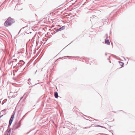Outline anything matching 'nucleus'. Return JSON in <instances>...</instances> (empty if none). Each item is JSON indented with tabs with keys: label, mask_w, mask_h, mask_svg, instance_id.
<instances>
[{
	"label": "nucleus",
	"mask_w": 135,
	"mask_h": 135,
	"mask_svg": "<svg viewBox=\"0 0 135 135\" xmlns=\"http://www.w3.org/2000/svg\"><path fill=\"white\" fill-rule=\"evenodd\" d=\"M13 23V19L11 18H9L5 22L4 25L6 27H8L11 25Z\"/></svg>",
	"instance_id": "obj_1"
},
{
	"label": "nucleus",
	"mask_w": 135,
	"mask_h": 135,
	"mask_svg": "<svg viewBox=\"0 0 135 135\" xmlns=\"http://www.w3.org/2000/svg\"><path fill=\"white\" fill-rule=\"evenodd\" d=\"M25 63V62L22 60H20L19 62L17 63V68H21Z\"/></svg>",
	"instance_id": "obj_2"
},
{
	"label": "nucleus",
	"mask_w": 135,
	"mask_h": 135,
	"mask_svg": "<svg viewBox=\"0 0 135 135\" xmlns=\"http://www.w3.org/2000/svg\"><path fill=\"white\" fill-rule=\"evenodd\" d=\"M106 35L107 36V37L106 38V39L105 40V43L106 44H107L108 45H110V42L109 40L108 39H107V38H108V35L107 34H106Z\"/></svg>",
	"instance_id": "obj_3"
},
{
	"label": "nucleus",
	"mask_w": 135,
	"mask_h": 135,
	"mask_svg": "<svg viewBox=\"0 0 135 135\" xmlns=\"http://www.w3.org/2000/svg\"><path fill=\"white\" fill-rule=\"evenodd\" d=\"M14 114H12L11 116V118L10 120H9V125H10V126L11 125V123H12V121L13 120V119H14Z\"/></svg>",
	"instance_id": "obj_4"
},
{
	"label": "nucleus",
	"mask_w": 135,
	"mask_h": 135,
	"mask_svg": "<svg viewBox=\"0 0 135 135\" xmlns=\"http://www.w3.org/2000/svg\"><path fill=\"white\" fill-rule=\"evenodd\" d=\"M65 26H62L61 27H60L59 28L56 29V32H58L59 31L63 30L65 29Z\"/></svg>",
	"instance_id": "obj_5"
},
{
	"label": "nucleus",
	"mask_w": 135,
	"mask_h": 135,
	"mask_svg": "<svg viewBox=\"0 0 135 135\" xmlns=\"http://www.w3.org/2000/svg\"><path fill=\"white\" fill-rule=\"evenodd\" d=\"M54 94L55 97L56 98H57L59 97L58 93L57 91L55 92Z\"/></svg>",
	"instance_id": "obj_6"
},
{
	"label": "nucleus",
	"mask_w": 135,
	"mask_h": 135,
	"mask_svg": "<svg viewBox=\"0 0 135 135\" xmlns=\"http://www.w3.org/2000/svg\"><path fill=\"white\" fill-rule=\"evenodd\" d=\"M22 118L20 120V121H19V122L18 123H17V128L21 126V122L22 120Z\"/></svg>",
	"instance_id": "obj_7"
},
{
	"label": "nucleus",
	"mask_w": 135,
	"mask_h": 135,
	"mask_svg": "<svg viewBox=\"0 0 135 135\" xmlns=\"http://www.w3.org/2000/svg\"><path fill=\"white\" fill-rule=\"evenodd\" d=\"M120 65L122 67H123L124 66V63L122 62L119 61Z\"/></svg>",
	"instance_id": "obj_8"
},
{
	"label": "nucleus",
	"mask_w": 135,
	"mask_h": 135,
	"mask_svg": "<svg viewBox=\"0 0 135 135\" xmlns=\"http://www.w3.org/2000/svg\"><path fill=\"white\" fill-rule=\"evenodd\" d=\"M23 98V97H22L20 99L19 102V103L20 102H21H21H23V100H22Z\"/></svg>",
	"instance_id": "obj_9"
},
{
	"label": "nucleus",
	"mask_w": 135,
	"mask_h": 135,
	"mask_svg": "<svg viewBox=\"0 0 135 135\" xmlns=\"http://www.w3.org/2000/svg\"><path fill=\"white\" fill-rule=\"evenodd\" d=\"M109 19H108L107 20L106 19V20H105L104 19H103V21H104H104H105V22H107V21H108V22L109 21Z\"/></svg>",
	"instance_id": "obj_10"
},
{
	"label": "nucleus",
	"mask_w": 135,
	"mask_h": 135,
	"mask_svg": "<svg viewBox=\"0 0 135 135\" xmlns=\"http://www.w3.org/2000/svg\"><path fill=\"white\" fill-rule=\"evenodd\" d=\"M21 54L22 55V52H18V51H17V54Z\"/></svg>",
	"instance_id": "obj_11"
},
{
	"label": "nucleus",
	"mask_w": 135,
	"mask_h": 135,
	"mask_svg": "<svg viewBox=\"0 0 135 135\" xmlns=\"http://www.w3.org/2000/svg\"><path fill=\"white\" fill-rule=\"evenodd\" d=\"M30 92V91L28 92L27 93H26L25 94H26V95H28V94Z\"/></svg>",
	"instance_id": "obj_12"
},
{
	"label": "nucleus",
	"mask_w": 135,
	"mask_h": 135,
	"mask_svg": "<svg viewBox=\"0 0 135 135\" xmlns=\"http://www.w3.org/2000/svg\"><path fill=\"white\" fill-rule=\"evenodd\" d=\"M112 55L113 56V57H116V56L115 55Z\"/></svg>",
	"instance_id": "obj_13"
},
{
	"label": "nucleus",
	"mask_w": 135,
	"mask_h": 135,
	"mask_svg": "<svg viewBox=\"0 0 135 135\" xmlns=\"http://www.w3.org/2000/svg\"><path fill=\"white\" fill-rule=\"evenodd\" d=\"M21 2L20 1V0H18V3H20Z\"/></svg>",
	"instance_id": "obj_14"
},
{
	"label": "nucleus",
	"mask_w": 135,
	"mask_h": 135,
	"mask_svg": "<svg viewBox=\"0 0 135 135\" xmlns=\"http://www.w3.org/2000/svg\"><path fill=\"white\" fill-rule=\"evenodd\" d=\"M21 30L20 31H19V32H18V34H17V35H18V34H19V33H20V31H21Z\"/></svg>",
	"instance_id": "obj_15"
},
{
	"label": "nucleus",
	"mask_w": 135,
	"mask_h": 135,
	"mask_svg": "<svg viewBox=\"0 0 135 135\" xmlns=\"http://www.w3.org/2000/svg\"><path fill=\"white\" fill-rule=\"evenodd\" d=\"M22 9V8H21V9H18V10H20Z\"/></svg>",
	"instance_id": "obj_16"
},
{
	"label": "nucleus",
	"mask_w": 135,
	"mask_h": 135,
	"mask_svg": "<svg viewBox=\"0 0 135 135\" xmlns=\"http://www.w3.org/2000/svg\"><path fill=\"white\" fill-rule=\"evenodd\" d=\"M90 127H85L84 128L85 129L87 128H90Z\"/></svg>",
	"instance_id": "obj_17"
},
{
	"label": "nucleus",
	"mask_w": 135,
	"mask_h": 135,
	"mask_svg": "<svg viewBox=\"0 0 135 135\" xmlns=\"http://www.w3.org/2000/svg\"><path fill=\"white\" fill-rule=\"evenodd\" d=\"M31 80V79L30 78H29L28 80V81H30Z\"/></svg>",
	"instance_id": "obj_18"
},
{
	"label": "nucleus",
	"mask_w": 135,
	"mask_h": 135,
	"mask_svg": "<svg viewBox=\"0 0 135 135\" xmlns=\"http://www.w3.org/2000/svg\"><path fill=\"white\" fill-rule=\"evenodd\" d=\"M28 84L30 85V84H31V83L30 82H29L28 83Z\"/></svg>",
	"instance_id": "obj_19"
},
{
	"label": "nucleus",
	"mask_w": 135,
	"mask_h": 135,
	"mask_svg": "<svg viewBox=\"0 0 135 135\" xmlns=\"http://www.w3.org/2000/svg\"><path fill=\"white\" fill-rule=\"evenodd\" d=\"M21 68H22V69L23 68V69H24V67L22 68V67Z\"/></svg>",
	"instance_id": "obj_20"
},
{
	"label": "nucleus",
	"mask_w": 135,
	"mask_h": 135,
	"mask_svg": "<svg viewBox=\"0 0 135 135\" xmlns=\"http://www.w3.org/2000/svg\"><path fill=\"white\" fill-rule=\"evenodd\" d=\"M21 68H22V69L23 68V69H24V67L22 68V67Z\"/></svg>",
	"instance_id": "obj_21"
},
{
	"label": "nucleus",
	"mask_w": 135,
	"mask_h": 135,
	"mask_svg": "<svg viewBox=\"0 0 135 135\" xmlns=\"http://www.w3.org/2000/svg\"><path fill=\"white\" fill-rule=\"evenodd\" d=\"M105 55L106 56V55H107V53H105Z\"/></svg>",
	"instance_id": "obj_22"
},
{
	"label": "nucleus",
	"mask_w": 135,
	"mask_h": 135,
	"mask_svg": "<svg viewBox=\"0 0 135 135\" xmlns=\"http://www.w3.org/2000/svg\"><path fill=\"white\" fill-rule=\"evenodd\" d=\"M109 62H110V63H111V61H109Z\"/></svg>",
	"instance_id": "obj_23"
},
{
	"label": "nucleus",
	"mask_w": 135,
	"mask_h": 135,
	"mask_svg": "<svg viewBox=\"0 0 135 135\" xmlns=\"http://www.w3.org/2000/svg\"><path fill=\"white\" fill-rule=\"evenodd\" d=\"M124 59L125 60H126L125 59V58H124Z\"/></svg>",
	"instance_id": "obj_24"
},
{
	"label": "nucleus",
	"mask_w": 135,
	"mask_h": 135,
	"mask_svg": "<svg viewBox=\"0 0 135 135\" xmlns=\"http://www.w3.org/2000/svg\"><path fill=\"white\" fill-rule=\"evenodd\" d=\"M32 86H30V87H32Z\"/></svg>",
	"instance_id": "obj_25"
},
{
	"label": "nucleus",
	"mask_w": 135,
	"mask_h": 135,
	"mask_svg": "<svg viewBox=\"0 0 135 135\" xmlns=\"http://www.w3.org/2000/svg\"><path fill=\"white\" fill-rule=\"evenodd\" d=\"M108 59V60H109V59Z\"/></svg>",
	"instance_id": "obj_26"
},
{
	"label": "nucleus",
	"mask_w": 135,
	"mask_h": 135,
	"mask_svg": "<svg viewBox=\"0 0 135 135\" xmlns=\"http://www.w3.org/2000/svg\"><path fill=\"white\" fill-rule=\"evenodd\" d=\"M60 59H61V57H60Z\"/></svg>",
	"instance_id": "obj_27"
},
{
	"label": "nucleus",
	"mask_w": 135,
	"mask_h": 135,
	"mask_svg": "<svg viewBox=\"0 0 135 135\" xmlns=\"http://www.w3.org/2000/svg\"><path fill=\"white\" fill-rule=\"evenodd\" d=\"M30 90H31V89H30Z\"/></svg>",
	"instance_id": "obj_28"
}]
</instances>
